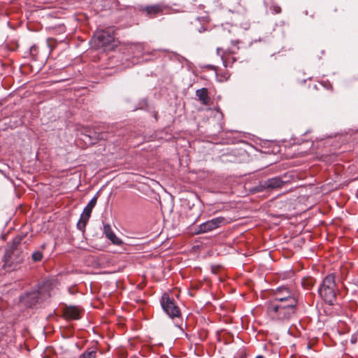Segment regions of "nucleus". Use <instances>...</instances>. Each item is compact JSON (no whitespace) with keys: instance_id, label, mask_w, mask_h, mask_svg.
Listing matches in <instances>:
<instances>
[{"instance_id":"nucleus-2","label":"nucleus","mask_w":358,"mask_h":358,"mask_svg":"<svg viewBox=\"0 0 358 358\" xmlns=\"http://www.w3.org/2000/svg\"><path fill=\"white\" fill-rule=\"evenodd\" d=\"M317 292L327 304L334 306L336 303L337 294L339 290L336 283L334 273L328 274L323 278L320 284Z\"/></svg>"},{"instance_id":"nucleus-23","label":"nucleus","mask_w":358,"mask_h":358,"mask_svg":"<svg viewBox=\"0 0 358 358\" xmlns=\"http://www.w3.org/2000/svg\"><path fill=\"white\" fill-rule=\"evenodd\" d=\"M270 10L273 14H279L281 13V8L278 5H272L270 7Z\"/></svg>"},{"instance_id":"nucleus-19","label":"nucleus","mask_w":358,"mask_h":358,"mask_svg":"<svg viewBox=\"0 0 358 358\" xmlns=\"http://www.w3.org/2000/svg\"><path fill=\"white\" fill-rule=\"evenodd\" d=\"M31 257L33 262H39L43 258V253L41 250H36L31 254Z\"/></svg>"},{"instance_id":"nucleus-21","label":"nucleus","mask_w":358,"mask_h":358,"mask_svg":"<svg viewBox=\"0 0 358 358\" xmlns=\"http://www.w3.org/2000/svg\"><path fill=\"white\" fill-rule=\"evenodd\" d=\"M217 54H220V52H222L223 55H225L227 53L235 54L236 53V50H234V49H227V50H224L221 48H217Z\"/></svg>"},{"instance_id":"nucleus-11","label":"nucleus","mask_w":358,"mask_h":358,"mask_svg":"<svg viewBox=\"0 0 358 358\" xmlns=\"http://www.w3.org/2000/svg\"><path fill=\"white\" fill-rule=\"evenodd\" d=\"M166 9L167 6L163 3L138 6V10L149 18H155L164 14Z\"/></svg>"},{"instance_id":"nucleus-3","label":"nucleus","mask_w":358,"mask_h":358,"mask_svg":"<svg viewBox=\"0 0 358 358\" xmlns=\"http://www.w3.org/2000/svg\"><path fill=\"white\" fill-rule=\"evenodd\" d=\"M50 296L48 282L39 285L36 288L27 292L20 297V302L27 308H32Z\"/></svg>"},{"instance_id":"nucleus-27","label":"nucleus","mask_w":358,"mask_h":358,"mask_svg":"<svg viewBox=\"0 0 358 358\" xmlns=\"http://www.w3.org/2000/svg\"><path fill=\"white\" fill-rule=\"evenodd\" d=\"M256 358H265L263 355H258Z\"/></svg>"},{"instance_id":"nucleus-15","label":"nucleus","mask_w":358,"mask_h":358,"mask_svg":"<svg viewBox=\"0 0 358 358\" xmlns=\"http://www.w3.org/2000/svg\"><path fill=\"white\" fill-rule=\"evenodd\" d=\"M103 232L107 238H108L113 244L120 245L122 243V241L114 234L109 224L103 225Z\"/></svg>"},{"instance_id":"nucleus-31","label":"nucleus","mask_w":358,"mask_h":358,"mask_svg":"<svg viewBox=\"0 0 358 358\" xmlns=\"http://www.w3.org/2000/svg\"><path fill=\"white\" fill-rule=\"evenodd\" d=\"M41 248H42L43 249H44V248H45V245H43L41 246Z\"/></svg>"},{"instance_id":"nucleus-13","label":"nucleus","mask_w":358,"mask_h":358,"mask_svg":"<svg viewBox=\"0 0 358 358\" xmlns=\"http://www.w3.org/2000/svg\"><path fill=\"white\" fill-rule=\"evenodd\" d=\"M208 22L205 17H196L191 22V29L193 31L202 33L208 29Z\"/></svg>"},{"instance_id":"nucleus-14","label":"nucleus","mask_w":358,"mask_h":358,"mask_svg":"<svg viewBox=\"0 0 358 358\" xmlns=\"http://www.w3.org/2000/svg\"><path fill=\"white\" fill-rule=\"evenodd\" d=\"M64 317L66 320H78L80 311L76 306H66L63 310Z\"/></svg>"},{"instance_id":"nucleus-6","label":"nucleus","mask_w":358,"mask_h":358,"mask_svg":"<svg viewBox=\"0 0 358 358\" xmlns=\"http://www.w3.org/2000/svg\"><path fill=\"white\" fill-rule=\"evenodd\" d=\"M288 301L292 304H297L298 301L294 296V293L285 286L278 287L274 292L273 300L269 303H287Z\"/></svg>"},{"instance_id":"nucleus-7","label":"nucleus","mask_w":358,"mask_h":358,"mask_svg":"<svg viewBox=\"0 0 358 358\" xmlns=\"http://www.w3.org/2000/svg\"><path fill=\"white\" fill-rule=\"evenodd\" d=\"M160 303L163 310L172 319L180 317L181 313L179 307L176 303L173 297L167 293L163 294L162 296Z\"/></svg>"},{"instance_id":"nucleus-16","label":"nucleus","mask_w":358,"mask_h":358,"mask_svg":"<svg viewBox=\"0 0 358 358\" xmlns=\"http://www.w3.org/2000/svg\"><path fill=\"white\" fill-rule=\"evenodd\" d=\"M196 96L198 97V100L205 106H207L210 102V98L208 96V89L203 87L196 91Z\"/></svg>"},{"instance_id":"nucleus-30","label":"nucleus","mask_w":358,"mask_h":358,"mask_svg":"<svg viewBox=\"0 0 358 358\" xmlns=\"http://www.w3.org/2000/svg\"><path fill=\"white\" fill-rule=\"evenodd\" d=\"M3 105L2 101H0V107Z\"/></svg>"},{"instance_id":"nucleus-26","label":"nucleus","mask_w":358,"mask_h":358,"mask_svg":"<svg viewBox=\"0 0 358 358\" xmlns=\"http://www.w3.org/2000/svg\"><path fill=\"white\" fill-rule=\"evenodd\" d=\"M30 238H31V236H29V238H27V237L24 238L25 241H27L29 242L30 241ZM28 243H27V244Z\"/></svg>"},{"instance_id":"nucleus-28","label":"nucleus","mask_w":358,"mask_h":358,"mask_svg":"<svg viewBox=\"0 0 358 358\" xmlns=\"http://www.w3.org/2000/svg\"><path fill=\"white\" fill-rule=\"evenodd\" d=\"M231 59H232V62H234L236 61V58H234V57H231Z\"/></svg>"},{"instance_id":"nucleus-8","label":"nucleus","mask_w":358,"mask_h":358,"mask_svg":"<svg viewBox=\"0 0 358 358\" xmlns=\"http://www.w3.org/2000/svg\"><path fill=\"white\" fill-rule=\"evenodd\" d=\"M283 177H275L268 178L265 180H261L259 184L254 187V190L257 192H261L265 190H273L275 189L280 188L284 184L287 182V180H283Z\"/></svg>"},{"instance_id":"nucleus-24","label":"nucleus","mask_w":358,"mask_h":358,"mask_svg":"<svg viewBox=\"0 0 358 358\" xmlns=\"http://www.w3.org/2000/svg\"><path fill=\"white\" fill-rule=\"evenodd\" d=\"M233 45L234 46V48H236V50H238V47L237 46L238 43V41H231Z\"/></svg>"},{"instance_id":"nucleus-18","label":"nucleus","mask_w":358,"mask_h":358,"mask_svg":"<svg viewBox=\"0 0 358 358\" xmlns=\"http://www.w3.org/2000/svg\"><path fill=\"white\" fill-rule=\"evenodd\" d=\"M79 358H96V348H89L83 353H82Z\"/></svg>"},{"instance_id":"nucleus-25","label":"nucleus","mask_w":358,"mask_h":358,"mask_svg":"<svg viewBox=\"0 0 358 358\" xmlns=\"http://www.w3.org/2000/svg\"><path fill=\"white\" fill-rule=\"evenodd\" d=\"M59 30H60V31H64V29H65V27H64V25H60V26L59 27Z\"/></svg>"},{"instance_id":"nucleus-12","label":"nucleus","mask_w":358,"mask_h":358,"mask_svg":"<svg viewBox=\"0 0 358 358\" xmlns=\"http://www.w3.org/2000/svg\"><path fill=\"white\" fill-rule=\"evenodd\" d=\"M83 141H88L90 144L94 145L100 140H107L110 134L108 131H88V134H83Z\"/></svg>"},{"instance_id":"nucleus-10","label":"nucleus","mask_w":358,"mask_h":358,"mask_svg":"<svg viewBox=\"0 0 358 358\" xmlns=\"http://www.w3.org/2000/svg\"><path fill=\"white\" fill-rule=\"evenodd\" d=\"M98 199V193L90 201L83 210L80 218L77 223V227L79 230L84 231L87 223L91 216L92 209L96 206Z\"/></svg>"},{"instance_id":"nucleus-17","label":"nucleus","mask_w":358,"mask_h":358,"mask_svg":"<svg viewBox=\"0 0 358 358\" xmlns=\"http://www.w3.org/2000/svg\"><path fill=\"white\" fill-rule=\"evenodd\" d=\"M315 280L312 277H306L301 280L302 287L306 289H311L315 285Z\"/></svg>"},{"instance_id":"nucleus-4","label":"nucleus","mask_w":358,"mask_h":358,"mask_svg":"<svg viewBox=\"0 0 358 358\" xmlns=\"http://www.w3.org/2000/svg\"><path fill=\"white\" fill-rule=\"evenodd\" d=\"M297 304L268 303L267 313L273 320H289L296 313Z\"/></svg>"},{"instance_id":"nucleus-20","label":"nucleus","mask_w":358,"mask_h":358,"mask_svg":"<svg viewBox=\"0 0 358 358\" xmlns=\"http://www.w3.org/2000/svg\"><path fill=\"white\" fill-rule=\"evenodd\" d=\"M47 44L50 50H53L57 45V40L54 38H48L47 39Z\"/></svg>"},{"instance_id":"nucleus-29","label":"nucleus","mask_w":358,"mask_h":358,"mask_svg":"<svg viewBox=\"0 0 358 358\" xmlns=\"http://www.w3.org/2000/svg\"><path fill=\"white\" fill-rule=\"evenodd\" d=\"M199 215L196 217V220L194 221L193 223H194L199 219Z\"/></svg>"},{"instance_id":"nucleus-9","label":"nucleus","mask_w":358,"mask_h":358,"mask_svg":"<svg viewBox=\"0 0 358 358\" xmlns=\"http://www.w3.org/2000/svg\"><path fill=\"white\" fill-rule=\"evenodd\" d=\"M226 219L224 217H217L208 220L198 226L195 234H205L216 229L226 224Z\"/></svg>"},{"instance_id":"nucleus-1","label":"nucleus","mask_w":358,"mask_h":358,"mask_svg":"<svg viewBox=\"0 0 358 358\" xmlns=\"http://www.w3.org/2000/svg\"><path fill=\"white\" fill-rule=\"evenodd\" d=\"M27 234L22 233L7 243L2 259V268L6 272L18 270L23 263L25 257L24 249L27 243V241L24 240Z\"/></svg>"},{"instance_id":"nucleus-5","label":"nucleus","mask_w":358,"mask_h":358,"mask_svg":"<svg viewBox=\"0 0 358 358\" xmlns=\"http://www.w3.org/2000/svg\"><path fill=\"white\" fill-rule=\"evenodd\" d=\"M92 41L94 48L103 51L113 50L117 45L113 31L109 29L98 30L94 34Z\"/></svg>"},{"instance_id":"nucleus-22","label":"nucleus","mask_w":358,"mask_h":358,"mask_svg":"<svg viewBox=\"0 0 358 358\" xmlns=\"http://www.w3.org/2000/svg\"><path fill=\"white\" fill-rule=\"evenodd\" d=\"M38 52V48L36 45L31 46L29 49V54L31 57H35Z\"/></svg>"}]
</instances>
